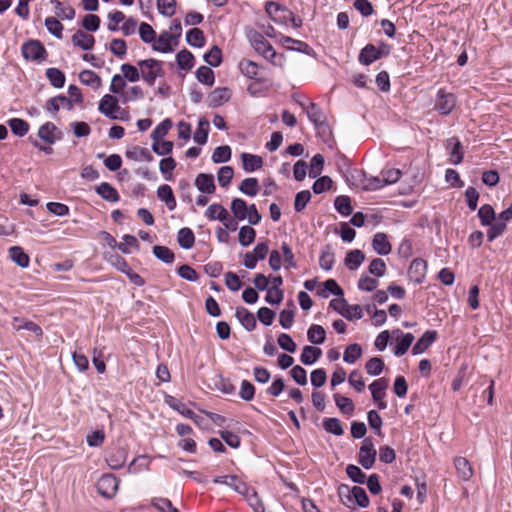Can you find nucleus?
<instances>
[{"mask_svg": "<svg viewBox=\"0 0 512 512\" xmlns=\"http://www.w3.org/2000/svg\"><path fill=\"white\" fill-rule=\"evenodd\" d=\"M209 132V121L206 118H200L198 121L197 130L194 133V141L199 145L207 143Z\"/></svg>", "mask_w": 512, "mask_h": 512, "instance_id": "nucleus-34", "label": "nucleus"}, {"mask_svg": "<svg viewBox=\"0 0 512 512\" xmlns=\"http://www.w3.org/2000/svg\"><path fill=\"white\" fill-rule=\"evenodd\" d=\"M177 241H178V244L183 249L192 248L195 243V236H194L193 231L190 228H186V227L181 228L178 231Z\"/></svg>", "mask_w": 512, "mask_h": 512, "instance_id": "nucleus-35", "label": "nucleus"}, {"mask_svg": "<svg viewBox=\"0 0 512 512\" xmlns=\"http://www.w3.org/2000/svg\"><path fill=\"white\" fill-rule=\"evenodd\" d=\"M211 158L214 163L228 162L231 158V148L228 145L218 146L214 149Z\"/></svg>", "mask_w": 512, "mask_h": 512, "instance_id": "nucleus-56", "label": "nucleus"}, {"mask_svg": "<svg viewBox=\"0 0 512 512\" xmlns=\"http://www.w3.org/2000/svg\"><path fill=\"white\" fill-rule=\"evenodd\" d=\"M99 111L111 120H125L124 117H119L116 112L124 113V110L118 105L116 97L106 94L99 102Z\"/></svg>", "mask_w": 512, "mask_h": 512, "instance_id": "nucleus-5", "label": "nucleus"}, {"mask_svg": "<svg viewBox=\"0 0 512 512\" xmlns=\"http://www.w3.org/2000/svg\"><path fill=\"white\" fill-rule=\"evenodd\" d=\"M323 428L327 433L335 436H341L344 433L341 421L338 418H325Z\"/></svg>", "mask_w": 512, "mask_h": 512, "instance_id": "nucleus-52", "label": "nucleus"}, {"mask_svg": "<svg viewBox=\"0 0 512 512\" xmlns=\"http://www.w3.org/2000/svg\"><path fill=\"white\" fill-rule=\"evenodd\" d=\"M205 216L210 220H219L224 226L231 230L235 231L237 229V222L230 218L228 211L220 204H212L210 205L206 212Z\"/></svg>", "mask_w": 512, "mask_h": 512, "instance_id": "nucleus-4", "label": "nucleus"}, {"mask_svg": "<svg viewBox=\"0 0 512 512\" xmlns=\"http://www.w3.org/2000/svg\"><path fill=\"white\" fill-rule=\"evenodd\" d=\"M239 191L248 196H255L259 191V182L257 178L250 177L244 179L239 185Z\"/></svg>", "mask_w": 512, "mask_h": 512, "instance_id": "nucleus-40", "label": "nucleus"}, {"mask_svg": "<svg viewBox=\"0 0 512 512\" xmlns=\"http://www.w3.org/2000/svg\"><path fill=\"white\" fill-rule=\"evenodd\" d=\"M512 219V204L504 210L498 217L495 223L487 230L488 241H493L506 230V224Z\"/></svg>", "mask_w": 512, "mask_h": 512, "instance_id": "nucleus-8", "label": "nucleus"}, {"mask_svg": "<svg viewBox=\"0 0 512 512\" xmlns=\"http://www.w3.org/2000/svg\"><path fill=\"white\" fill-rule=\"evenodd\" d=\"M334 264V252L329 244L322 249L319 265L325 271H330Z\"/></svg>", "mask_w": 512, "mask_h": 512, "instance_id": "nucleus-42", "label": "nucleus"}, {"mask_svg": "<svg viewBox=\"0 0 512 512\" xmlns=\"http://www.w3.org/2000/svg\"><path fill=\"white\" fill-rule=\"evenodd\" d=\"M239 69L246 77L255 79L258 74L259 65L254 61L242 59L239 62Z\"/></svg>", "mask_w": 512, "mask_h": 512, "instance_id": "nucleus-49", "label": "nucleus"}, {"mask_svg": "<svg viewBox=\"0 0 512 512\" xmlns=\"http://www.w3.org/2000/svg\"><path fill=\"white\" fill-rule=\"evenodd\" d=\"M97 491L106 498H112L119 486L118 478L113 474H104L97 481Z\"/></svg>", "mask_w": 512, "mask_h": 512, "instance_id": "nucleus-7", "label": "nucleus"}, {"mask_svg": "<svg viewBox=\"0 0 512 512\" xmlns=\"http://www.w3.org/2000/svg\"><path fill=\"white\" fill-rule=\"evenodd\" d=\"M335 209L343 216H349L352 211L351 199L348 196L340 195L335 198Z\"/></svg>", "mask_w": 512, "mask_h": 512, "instance_id": "nucleus-45", "label": "nucleus"}, {"mask_svg": "<svg viewBox=\"0 0 512 512\" xmlns=\"http://www.w3.org/2000/svg\"><path fill=\"white\" fill-rule=\"evenodd\" d=\"M348 477L357 484H364L366 481L365 473L356 465L349 464L346 467Z\"/></svg>", "mask_w": 512, "mask_h": 512, "instance_id": "nucleus-61", "label": "nucleus"}, {"mask_svg": "<svg viewBox=\"0 0 512 512\" xmlns=\"http://www.w3.org/2000/svg\"><path fill=\"white\" fill-rule=\"evenodd\" d=\"M388 387V380L386 378H379L369 385L372 399L374 401L382 400L385 397V390Z\"/></svg>", "mask_w": 512, "mask_h": 512, "instance_id": "nucleus-29", "label": "nucleus"}, {"mask_svg": "<svg viewBox=\"0 0 512 512\" xmlns=\"http://www.w3.org/2000/svg\"><path fill=\"white\" fill-rule=\"evenodd\" d=\"M427 263L421 258L414 259L408 269V276L415 283H422L425 278Z\"/></svg>", "mask_w": 512, "mask_h": 512, "instance_id": "nucleus-11", "label": "nucleus"}, {"mask_svg": "<svg viewBox=\"0 0 512 512\" xmlns=\"http://www.w3.org/2000/svg\"><path fill=\"white\" fill-rule=\"evenodd\" d=\"M71 40L75 46L86 51L91 50L95 44L94 36L84 32L83 30H77L73 34Z\"/></svg>", "mask_w": 512, "mask_h": 512, "instance_id": "nucleus-14", "label": "nucleus"}, {"mask_svg": "<svg viewBox=\"0 0 512 512\" xmlns=\"http://www.w3.org/2000/svg\"><path fill=\"white\" fill-rule=\"evenodd\" d=\"M139 35L144 43H153L156 38V32L148 23L142 22L139 26Z\"/></svg>", "mask_w": 512, "mask_h": 512, "instance_id": "nucleus-64", "label": "nucleus"}, {"mask_svg": "<svg viewBox=\"0 0 512 512\" xmlns=\"http://www.w3.org/2000/svg\"><path fill=\"white\" fill-rule=\"evenodd\" d=\"M437 332L434 330H427L415 343L412 348V354L418 355L427 350L433 342L437 339Z\"/></svg>", "mask_w": 512, "mask_h": 512, "instance_id": "nucleus-12", "label": "nucleus"}, {"mask_svg": "<svg viewBox=\"0 0 512 512\" xmlns=\"http://www.w3.org/2000/svg\"><path fill=\"white\" fill-rule=\"evenodd\" d=\"M96 193L106 201L117 202L120 199L117 190L109 183L103 182L96 187Z\"/></svg>", "mask_w": 512, "mask_h": 512, "instance_id": "nucleus-25", "label": "nucleus"}, {"mask_svg": "<svg viewBox=\"0 0 512 512\" xmlns=\"http://www.w3.org/2000/svg\"><path fill=\"white\" fill-rule=\"evenodd\" d=\"M365 260V254L358 249L351 250L345 257V265L349 270L358 269Z\"/></svg>", "mask_w": 512, "mask_h": 512, "instance_id": "nucleus-27", "label": "nucleus"}, {"mask_svg": "<svg viewBox=\"0 0 512 512\" xmlns=\"http://www.w3.org/2000/svg\"><path fill=\"white\" fill-rule=\"evenodd\" d=\"M249 40L252 47L255 49L257 53L262 55L265 59L269 60L272 63L275 62V58L277 57V53L273 46L265 39V37L257 32L253 31L249 35Z\"/></svg>", "mask_w": 512, "mask_h": 512, "instance_id": "nucleus-3", "label": "nucleus"}, {"mask_svg": "<svg viewBox=\"0 0 512 512\" xmlns=\"http://www.w3.org/2000/svg\"><path fill=\"white\" fill-rule=\"evenodd\" d=\"M256 237V231L251 226H242L239 229V243L243 247L249 246L251 243L254 242Z\"/></svg>", "mask_w": 512, "mask_h": 512, "instance_id": "nucleus-50", "label": "nucleus"}, {"mask_svg": "<svg viewBox=\"0 0 512 512\" xmlns=\"http://www.w3.org/2000/svg\"><path fill=\"white\" fill-rule=\"evenodd\" d=\"M137 65L140 69V77L149 85L153 86L158 77L164 75L162 62L156 59L139 60Z\"/></svg>", "mask_w": 512, "mask_h": 512, "instance_id": "nucleus-1", "label": "nucleus"}, {"mask_svg": "<svg viewBox=\"0 0 512 512\" xmlns=\"http://www.w3.org/2000/svg\"><path fill=\"white\" fill-rule=\"evenodd\" d=\"M352 501L355 500L357 505L361 508L369 506L370 500L366 491L360 486L352 487Z\"/></svg>", "mask_w": 512, "mask_h": 512, "instance_id": "nucleus-57", "label": "nucleus"}, {"mask_svg": "<svg viewBox=\"0 0 512 512\" xmlns=\"http://www.w3.org/2000/svg\"><path fill=\"white\" fill-rule=\"evenodd\" d=\"M455 106V97L451 93H446L440 89L437 93L434 108L443 115L449 114Z\"/></svg>", "mask_w": 512, "mask_h": 512, "instance_id": "nucleus-10", "label": "nucleus"}, {"mask_svg": "<svg viewBox=\"0 0 512 512\" xmlns=\"http://www.w3.org/2000/svg\"><path fill=\"white\" fill-rule=\"evenodd\" d=\"M79 80L82 84L96 89L101 85V78L91 70L82 71L79 74Z\"/></svg>", "mask_w": 512, "mask_h": 512, "instance_id": "nucleus-48", "label": "nucleus"}, {"mask_svg": "<svg viewBox=\"0 0 512 512\" xmlns=\"http://www.w3.org/2000/svg\"><path fill=\"white\" fill-rule=\"evenodd\" d=\"M203 58L211 67H218L222 63V51L218 46L214 45L204 54Z\"/></svg>", "mask_w": 512, "mask_h": 512, "instance_id": "nucleus-53", "label": "nucleus"}, {"mask_svg": "<svg viewBox=\"0 0 512 512\" xmlns=\"http://www.w3.org/2000/svg\"><path fill=\"white\" fill-rule=\"evenodd\" d=\"M61 134L60 131H58V128L56 125L52 122H46L42 126H40L38 130V137L48 143L49 145H52L56 142V140L60 139V136H56L55 133Z\"/></svg>", "mask_w": 512, "mask_h": 512, "instance_id": "nucleus-15", "label": "nucleus"}, {"mask_svg": "<svg viewBox=\"0 0 512 512\" xmlns=\"http://www.w3.org/2000/svg\"><path fill=\"white\" fill-rule=\"evenodd\" d=\"M446 147L449 150L450 162L454 165L459 164L463 159V152L460 141L457 138L452 137L447 140Z\"/></svg>", "mask_w": 512, "mask_h": 512, "instance_id": "nucleus-22", "label": "nucleus"}, {"mask_svg": "<svg viewBox=\"0 0 512 512\" xmlns=\"http://www.w3.org/2000/svg\"><path fill=\"white\" fill-rule=\"evenodd\" d=\"M171 41H174L173 34L163 31L152 44V49L161 53H170L173 51Z\"/></svg>", "mask_w": 512, "mask_h": 512, "instance_id": "nucleus-17", "label": "nucleus"}, {"mask_svg": "<svg viewBox=\"0 0 512 512\" xmlns=\"http://www.w3.org/2000/svg\"><path fill=\"white\" fill-rule=\"evenodd\" d=\"M172 126H173V123H172L171 119H169V118L164 119L152 131L151 138L153 139V141H157V140H160L161 138H163L168 133V131L172 128Z\"/></svg>", "mask_w": 512, "mask_h": 512, "instance_id": "nucleus-58", "label": "nucleus"}, {"mask_svg": "<svg viewBox=\"0 0 512 512\" xmlns=\"http://www.w3.org/2000/svg\"><path fill=\"white\" fill-rule=\"evenodd\" d=\"M10 258L21 268H26L29 265V256L19 246H12L9 249Z\"/></svg>", "mask_w": 512, "mask_h": 512, "instance_id": "nucleus-36", "label": "nucleus"}, {"mask_svg": "<svg viewBox=\"0 0 512 512\" xmlns=\"http://www.w3.org/2000/svg\"><path fill=\"white\" fill-rule=\"evenodd\" d=\"M372 247L379 255H388L392 250V246L388 241L387 235L382 232H378L373 236Z\"/></svg>", "mask_w": 512, "mask_h": 512, "instance_id": "nucleus-19", "label": "nucleus"}, {"mask_svg": "<svg viewBox=\"0 0 512 512\" xmlns=\"http://www.w3.org/2000/svg\"><path fill=\"white\" fill-rule=\"evenodd\" d=\"M235 316L247 331H252L256 328V319L253 313L246 308L237 307Z\"/></svg>", "mask_w": 512, "mask_h": 512, "instance_id": "nucleus-21", "label": "nucleus"}, {"mask_svg": "<svg viewBox=\"0 0 512 512\" xmlns=\"http://www.w3.org/2000/svg\"><path fill=\"white\" fill-rule=\"evenodd\" d=\"M60 102H67V110L73 109V101L64 95H57L50 98L46 103V110L53 115L56 114L60 109Z\"/></svg>", "mask_w": 512, "mask_h": 512, "instance_id": "nucleus-31", "label": "nucleus"}, {"mask_svg": "<svg viewBox=\"0 0 512 512\" xmlns=\"http://www.w3.org/2000/svg\"><path fill=\"white\" fill-rule=\"evenodd\" d=\"M376 455L377 452L376 449L374 448L372 438H365L360 447L358 462L364 469H370L373 467L375 463Z\"/></svg>", "mask_w": 512, "mask_h": 512, "instance_id": "nucleus-6", "label": "nucleus"}, {"mask_svg": "<svg viewBox=\"0 0 512 512\" xmlns=\"http://www.w3.org/2000/svg\"><path fill=\"white\" fill-rule=\"evenodd\" d=\"M153 254L157 259L166 264L173 263L175 259L174 252L166 246L155 245L153 247Z\"/></svg>", "mask_w": 512, "mask_h": 512, "instance_id": "nucleus-46", "label": "nucleus"}, {"mask_svg": "<svg viewBox=\"0 0 512 512\" xmlns=\"http://www.w3.org/2000/svg\"><path fill=\"white\" fill-rule=\"evenodd\" d=\"M45 26L47 30L57 39H61L63 37V25L61 22L55 17H47L45 19Z\"/></svg>", "mask_w": 512, "mask_h": 512, "instance_id": "nucleus-59", "label": "nucleus"}, {"mask_svg": "<svg viewBox=\"0 0 512 512\" xmlns=\"http://www.w3.org/2000/svg\"><path fill=\"white\" fill-rule=\"evenodd\" d=\"M307 338L313 344H323L326 339L325 329L321 325L313 324L307 331Z\"/></svg>", "mask_w": 512, "mask_h": 512, "instance_id": "nucleus-37", "label": "nucleus"}, {"mask_svg": "<svg viewBox=\"0 0 512 512\" xmlns=\"http://www.w3.org/2000/svg\"><path fill=\"white\" fill-rule=\"evenodd\" d=\"M186 41L190 46L203 47L205 45L204 33L199 28H191L186 34Z\"/></svg>", "mask_w": 512, "mask_h": 512, "instance_id": "nucleus-38", "label": "nucleus"}, {"mask_svg": "<svg viewBox=\"0 0 512 512\" xmlns=\"http://www.w3.org/2000/svg\"><path fill=\"white\" fill-rule=\"evenodd\" d=\"M126 157L129 159H132V160H136V161L143 160V161H147V162H151L154 159L152 154L150 153V151L147 148L138 147V146L134 147L133 150H128L126 152Z\"/></svg>", "mask_w": 512, "mask_h": 512, "instance_id": "nucleus-43", "label": "nucleus"}, {"mask_svg": "<svg viewBox=\"0 0 512 512\" xmlns=\"http://www.w3.org/2000/svg\"><path fill=\"white\" fill-rule=\"evenodd\" d=\"M197 189L202 193L212 194L215 192L214 177L212 174L200 173L195 179Z\"/></svg>", "mask_w": 512, "mask_h": 512, "instance_id": "nucleus-20", "label": "nucleus"}, {"mask_svg": "<svg viewBox=\"0 0 512 512\" xmlns=\"http://www.w3.org/2000/svg\"><path fill=\"white\" fill-rule=\"evenodd\" d=\"M213 482L216 484H225L239 494L241 492H247L246 483L242 482L236 475L217 476L213 479Z\"/></svg>", "mask_w": 512, "mask_h": 512, "instance_id": "nucleus-13", "label": "nucleus"}, {"mask_svg": "<svg viewBox=\"0 0 512 512\" xmlns=\"http://www.w3.org/2000/svg\"><path fill=\"white\" fill-rule=\"evenodd\" d=\"M121 71L123 73L122 77L127 79L129 82H136L140 79V69L129 63L122 64Z\"/></svg>", "mask_w": 512, "mask_h": 512, "instance_id": "nucleus-62", "label": "nucleus"}, {"mask_svg": "<svg viewBox=\"0 0 512 512\" xmlns=\"http://www.w3.org/2000/svg\"><path fill=\"white\" fill-rule=\"evenodd\" d=\"M322 355V350L314 346H305L302 350L300 360L304 365H312Z\"/></svg>", "mask_w": 512, "mask_h": 512, "instance_id": "nucleus-28", "label": "nucleus"}, {"mask_svg": "<svg viewBox=\"0 0 512 512\" xmlns=\"http://www.w3.org/2000/svg\"><path fill=\"white\" fill-rule=\"evenodd\" d=\"M323 166L324 157L321 154H315L310 162L309 176L311 178H317L321 174Z\"/></svg>", "mask_w": 512, "mask_h": 512, "instance_id": "nucleus-63", "label": "nucleus"}, {"mask_svg": "<svg viewBox=\"0 0 512 512\" xmlns=\"http://www.w3.org/2000/svg\"><path fill=\"white\" fill-rule=\"evenodd\" d=\"M381 58L379 49L373 44H367L359 53L358 60L362 65L368 66Z\"/></svg>", "mask_w": 512, "mask_h": 512, "instance_id": "nucleus-16", "label": "nucleus"}, {"mask_svg": "<svg viewBox=\"0 0 512 512\" xmlns=\"http://www.w3.org/2000/svg\"><path fill=\"white\" fill-rule=\"evenodd\" d=\"M362 355V348L359 344L353 343L346 347L343 360L346 363L353 364L355 363Z\"/></svg>", "mask_w": 512, "mask_h": 512, "instance_id": "nucleus-51", "label": "nucleus"}, {"mask_svg": "<svg viewBox=\"0 0 512 512\" xmlns=\"http://www.w3.org/2000/svg\"><path fill=\"white\" fill-rule=\"evenodd\" d=\"M157 196L166 204L169 210H174L176 208V199L174 197L172 188L169 185L163 184L159 186L157 189Z\"/></svg>", "mask_w": 512, "mask_h": 512, "instance_id": "nucleus-26", "label": "nucleus"}, {"mask_svg": "<svg viewBox=\"0 0 512 512\" xmlns=\"http://www.w3.org/2000/svg\"><path fill=\"white\" fill-rule=\"evenodd\" d=\"M231 211L236 220L243 221L247 218L248 205L243 199L234 198L231 202Z\"/></svg>", "mask_w": 512, "mask_h": 512, "instance_id": "nucleus-32", "label": "nucleus"}, {"mask_svg": "<svg viewBox=\"0 0 512 512\" xmlns=\"http://www.w3.org/2000/svg\"><path fill=\"white\" fill-rule=\"evenodd\" d=\"M196 79L207 86H212L215 82V75L211 68L207 66H200L196 70Z\"/></svg>", "mask_w": 512, "mask_h": 512, "instance_id": "nucleus-44", "label": "nucleus"}, {"mask_svg": "<svg viewBox=\"0 0 512 512\" xmlns=\"http://www.w3.org/2000/svg\"><path fill=\"white\" fill-rule=\"evenodd\" d=\"M455 468H456L459 476L463 480H468L473 474L470 463L465 458H462V457L456 458L455 459Z\"/></svg>", "mask_w": 512, "mask_h": 512, "instance_id": "nucleus-55", "label": "nucleus"}, {"mask_svg": "<svg viewBox=\"0 0 512 512\" xmlns=\"http://www.w3.org/2000/svg\"><path fill=\"white\" fill-rule=\"evenodd\" d=\"M241 160L243 169L246 172H253L263 166V159L258 155L242 153Z\"/></svg>", "mask_w": 512, "mask_h": 512, "instance_id": "nucleus-24", "label": "nucleus"}, {"mask_svg": "<svg viewBox=\"0 0 512 512\" xmlns=\"http://www.w3.org/2000/svg\"><path fill=\"white\" fill-rule=\"evenodd\" d=\"M254 512H265V507L257 492L247 486V492H241Z\"/></svg>", "mask_w": 512, "mask_h": 512, "instance_id": "nucleus-30", "label": "nucleus"}, {"mask_svg": "<svg viewBox=\"0 0 512 512\" xmlns=\"http://www.w3.org/2000/svg\"><path fill=\"white\" fill-rule=\"evenodd\" d=\"M8 125L15 136L23 137L29 131V124L21 118H12L8 120Z\"/></svg>", "mask_w": 512, "mask_h": 512, "instance_id": "nucleus-39", "label": "nucleus"}, {"mask_svg": "<svg viewBox=\"0 0 512 512\" xmlns=\"http://www.w3.org/2000/svg\"><path fill=\"white\" fill-rule=\"evenodd\" d=\"M50 2H51V4L54 5V7L56 9L55 13H56L57 17H59L61 19H68V20H72L75 17V9L72 8L71 6L64 8V7H62V3L59 0H51Z\"/></svg>", "mask_w": 512, "mask_h": 512, "instance_id": "nucleus-60", "label": "nucleus"}, {"mask_svg": "<svg viewBox=\"0 0 512 512\" xmlns=\"http://www.w3.org/2000/svg\"><path fill=\"white\" fill-rule=\"evenodd\" d=\"M12 327L17 331L21 329L28 330L35 334L37 337H41L43 335V330L38 324L22 318L15 317L12 322Z\"/></svg>", "mask_w": 512, "mask_h": 512, "instance_id": "nucleus-23", "label": "nucleus"}, {"mask_svg": "<svg viewBox=\"0 0 512 512\" xmlns=\"http://www.w3.org/2000/svg\"><path fill=\"white\" fill-rule=\"evenodd\" d=\"M231 97V93L228 88H216L214 89L208 96V105L209 107H218L229 101Z\"/></svg>", "mask_w": 512, "mask_h": 512, "instance_id": "nucleus-18", "label": "nucleus"}, {"mask_svg": "<svg viewBox=\"0 0 512 512\" xmlns=\"http://www.w3.org/2000/svg\"><path fill=\"white\" fill-rule=\"evenodd\" d=\"M177 65L181 70L189 71L194 66V56L187 50L183 49L176 55Z\"/></svg>", "mask_w": 512, "mask_h": 512, "instance_id": "nucleus-33", "label": "nucleus"}, {"mask_svg": "<svg viewBox=\"0 0 512 512\" xmlns=\"http://www.w3.org/2000/svg\"><path fill=\"white\" fill-rule=\"evenodd\" d=\"M21 53L25 60L33 62L45 61L48 52L41 41L30 39L22 44Z\"/></svg>", "mask_w": 512, "mask_h": 512, "instance_id": "nucleus-2", "label": "nucleus"}, {"mask_svg": "<svg viewBox=\"0 0 512 512\" xmlns=\"http://www.w3.org/2000/svg\"><path fill=\"white\" fill-rule=\"evenodd\" d=\"M384 366L385 364L382 358L372 357L366 362L365 369L369 375L378 376L382 373Z\"/></svg>", "mask_w": 512, "mask_h": 512, "instance_id": "nucleus-54", "label": "nucleus"}, {"mask_svg": "<svg viewBox=\"0 0 512 512\" xmlns=\"http://www.w3.org/2000/svg\"><path fill=\"white\" fill-rule=\"evenodd\" d=\"M46 77L55 88H62L65 84V75L58 68H48L46 70Z\"/></svg>", "mask_w": 512, "mask_h": 512, "instance_id": "nucleus-47", "label": "nucleus"}, {"mask_svg": "<svg viewBox=\"0 0 512 512\" xmlns=\"http://www.w3.org/2000/svg\"><path fill=\"white\" fill-rule=\"evenodd\" d=\"M333 398L336 406L343 414L351 415L354 412L355 405L350 398L338 393L334 394Z\"/></svg>", "mask_w": 512, "mask_h": 512, "instance_id": "nucleus-41", "label": "nucleus"}, {"mask_svg": "<svg viewBox=\"0 0 512 512\" xmlns=\"http://www.w3.org/2000/svg\"><path fill=\"white\" fill-rule=\"evenodd\" d=\"M300 105L305 109L309 120L316 128L321 129L327 126V117L317 104L309 102L308 106H305L304 103H300Z\"/></svg>", "mask_w": 512, "mask_h": 512, "instance_id": "nucleus-9", "label": "nucleus"}]
</instances>
